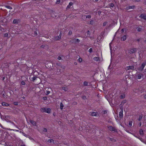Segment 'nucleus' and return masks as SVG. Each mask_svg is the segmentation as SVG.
I'll use <instances>...</instances> for the list:
<instances>
[{
  "label": "nucleus",
  "instance_id": "9d476101",
  "mask_svg": "<svg viewBox=\"0 0 146 146\" xmlns=\"http://www.w3.org/2000/svg\"><path fill=\"white\" fill-rule=\"evenodd\" d=\"M19 22H20V20L19 19H15L13 21V23L14 24H18Z\"/></svg>",
  "mask_w": 146,
  "mask_h": 146
},
{
  "label": "nucleus",
  "instance_id": "6ab92c4d",
  "mask_svg": "<svg viewBox=\"0 0 146 146\" xmlns=\"http://www.w3.org/2000/svg\"><path fill=\"white\" fill-rule=\"evenodd\" d=\"M82 19L84 20V21L86 20V17L85 15H82Z\"/></svg>",
  "mask_w": 146,
  "mask_h": 146
},
{
  "label": "nucleus",
  "instance_id": "a18cd8bd",
  "mask_svg": "<svg viewBox=\"0 0 146 146\" xmlns=\"http://www.w3.org/2000/svg\"><path fill=\"white\" fill-rule=\"evenodd\" d=\"M92 125V128L94 129H96V126H93V125Z\"/></svg>",
  "mask_w": 146,
  "mask_h": 146
},
{
  "label": "nucleus",
  "instance_id": "b1692460",
  "mask_svg": "<svg viewBox=\"0 0 146 146\" xmlns=\"http://www.w3.org/2000/svg\"><path fill=\"white\" fill-rule=\"evenodd\" d=\"M136 29H137V31L138 32L141 31L142 29V28L139 27H137Z\"/></svg>",
  "mask_w": 146,
  "mask_h": 146
},
{
  "label": "nucleus",
  "instance_id": "338daca9",
  "mask_svg": "<svg viewBox=\"0 0 146 146\" xmlns=\"http://www.w3.org/2000/svg\"><path fill=\"white\" fill-rule=\"evenodd\" d=\"M5 79V77H3V80H4V79Z\"/></svg>",
  "mask_w": 146,
  "mask_h": 146
},
{
  "label": "nucleus",
  "instance_id": "5701e85b",
  "mask_svg": "<svg viewBox=\"0 0 146 146\" xmlns=\"http://www.w3.org/2000/svg\"><path fill=\"white\" fill-rule=\"evenodd\" d=\"M64 107V106L63 104L61 102L60 103V109L61 110H62Z\"/></svg>",
  "mask_w": 146,
  "mask_h": 146
},
{
  "label": "nucleus",
  "instance_id": "cd10ccee",
  "mask_svg": "<svg viewBox=\"0 0 146 146\" xmlns=\"http://www.w3.org/2000/svg\"><path fill=\"white\" fill-rule=\"evenodd\" d=\"M86 19H87V18H88V19H90L91 18V16L90 15H86Z\"/></svg>",
  "mask_w": 146,
  "mask_h": 146
},
{
  "label": "nucleus",
  "instance_id": "6e6d98bb",
  "mask_svg": "<svg viewBox=\"0 0 146 146\" xmlns=\"http://www.w3.org/2000/svg\"><path fill=\"white\" fill-rule=\"evenodd\" d=\"M102 12L100 11H98V13L99 15H100L101 13Z\"/></svg>",
  "mask_w": 146,
  "mask_h": 146
},
{
  "label": "nucleus",
  "instance_id": "ddd939ff",
  "mask_svg": "<svg viewBox=\"0 0 146 146\" xmlns=\"http://www.w3.org/2000/svg\"><path fill=\"white\" fill-rule=\"evenodd\" d=\"M139 134L141 135H144L143 131L142 129H140L139 131Z\"/></svg>",
  "mask_w": 146,
  "mask_h": 146
},
{
  "label": "nucleus",
  "instance_id": "4be33fe9",
  "mask_svg": "<svg viewBox=\"0 0 146 146\" xmlns=\"http://www.w3.org/2000/svg\"><path fill=\"white\" fill-rule=\"evenodd\" d=\"M109 5L110 7H113L114 6L115 7L114 4L113 3L109 4Z\"/></svg>",
  "mask_w": 146,
  "mask_h": 146
},
{
  "label": "nucleus",
  "instance_id": "49530a36",
  "mask_svg": "<svg viewBox=\"0 0 146 146\" xmlns=\"http://www.w3.org/2000/svg\"><path fill=\"white\" fill-rule=\"evenodd\" d=\"M86 96H82V98L83 99H86Z\"/></svg>",
  "mask_w": 146,
  "mask_h": 146
},
{
  "label": "nucleus",
  "instance_id": "0e129e2a",
  "mask_svg": "<svg viewBox=\"0 0 146 146\" xmlns=\"http://www.w3.org/2000/svg\"><path fill=\"white\" fill-rule=\"evenodd\" d=\"M5 96V93H4L3 94V97H4V96Z\"/></svg>",
  "mask_w": 146,
  "mask_h": 146
},
{
  "label": "nucleus",
  "instance_id": "473e14b6",
  "mask_svg": "<svg viewBox=\"0 0 146 146\" xmlns=\"http://www.w3.org/2000/svg\"><path fill=\"white\" fill-rule=\"evenodd\" d=\"M142 38H140L138 39H137L136 40L138 42H139L141 40Z\"/></svg>",
  "mask_w": 146,
  "mask_h": 146
},
{
  "label": "nucleus",
  "instance_id": "680f3d73",
  "mask_svg": "<svg viewBox=\"0 0 146 146\" xmlns=\"http://www.w3.org/2000/svg\"><path fill=\"white\" fill-rule=\"evenodd\" d=\"M141 122H140L139 123V126L140 127H141Z\"/></svg>",
  "mask_w": 146,
  "mask_h": 146
},
{
  "label": "nucleus",
  "instance_id": "f704fd0d",
  "mask_svg": "<svg viewBox=\"0 0 146 146\" xmlns=\"http://www.w3.org/2000/svg\"><path fill=\"white\" fill-rule=\"evenodd\" d=\"M84 86H87L88 85V83L86 82H84Z\"/></svg>",
  "mask_w": 146,
  "mask_h": 146
},
{
  "label": "nucleus",
  "instance_id": "dca6fc26",
  "mask_svg": "<svg viewBox=\"0 0 146 146\" xmlns=\"http://www.w3.org/2000/svg\"><path fill=\"white\" fill-rule=\"evenodd\" d=\"M2 105L3 106H9V104L7 103L3 102L2 104Z\"/></svg>",
  "mask_w": 146,
  "mask_h": 146
},
{
  "label": "nucleus",
  "instance_id": "052dcab7",
  "mask_svg": "<svg viewBox=\"0 0 146 146\" xmlns=\"http://www.w3.org/2000/svg\"><path fill=\"white\" fill-rule=\"evenodd\" d=\"M134 1L135 2H139L140 1V0H134Z\"/></svg>",
  "mask_w": 146,
  "mask_h": 146
},
{
  "label": "nucleus",
  "instance_id": "2f4dec72",
  "mask_svg": "<svg viewBox=\"0 0 146 146\" xmlns=\"http://www.w3.org/2000/svg\"><path fill=\"white\" fill-rule=\"evenodd\" d=\"M90 33L89 31H88L87 32V36L90 37Z\"/></svg>",
  "mask_w": 146,
  "mask_h": 146
},
{
  "label": "nucleus",
  "instance_id": "c85d7f7f",
  "mask_svg": "<svg viewBox=\"0 0 146 146\" xmlns=\"http://www.w3.org/2000/svg\"><path fill=\"white\" fill-rule=\"evenodd\" d=\"M5 7L9 9H12V8L11 7L8 6V5L5 6Z\"/></svg>",
  "mask_w": 146,
  "mask_h": 146
},
{
  "label": "nucleus",
  "instance_id": "3c124183",
  "mask_svg": "<svg viewBox=\"0 0 146 146\" xmlns=\"http://www.w3.org/2000/svg\"><path fill=\"white\" fill-rule=\"evenodd\" d=\"M103 114H105L107 113V111L106 110L103 111Z\"/></svg>",
  "mask_w": 146,
  "mask_h": 146
},
{
  "label": "nucleus",
  "instance_id": "f03ea898",
  "mask_svg": "<svg viewBox=\"0 0 146 146\" xmlns=\"http://www.w3.org/2000/svg\"><path fill=\"white\" fill-rule=\"evenodd\" d=\"M80 40L78 38H74L72 39L69 42L71 43L76 44L78 42H79Z\"/></svg>",
  "mask_w": 146,
  "mask_h": 146
},
{
  "label": "nucleus",
  "instance_id": "79ce46f5",
  "mask_svg": "<svg viewBox=\"0 0 146 146\" xmlns=\"http://www.w3.org/2000/svg\"><path fill=\"white\" fill-rule=\"evenodd\" d=\"M43 99L44 100H46L47 99V97H43Z\"/></svg>",
  "mask_w": 146,
  "mask_h": 146
},
{
  "label": "nucleus",
  "instance_id": "bb28decb",
  "mask_svg": "<svg viewBox=\"0 0 146 146\" xmlns=\"http://www.w3.org/2000/svg\"><path fill=\"white\" fill-rule=\"evenodd\" d=\"M94 60L96 61H98V60H99V58L98 57H95L94 58Z\"/></svg>",
  "mask_w": 146,
  "mask_h": 146
},
{
  "label": "nucleus",
  "instance_id": "0eeeda50",
  "mask_svg": "<svg viewBox=\"0 0 146 146\" xmlns=\"http://www.w3.org/2000/svg\"><path fill=\"white\" fill-rule=\"evenodd\" d=\"M134 66H126L125 68V70H129L130 69L134 70Z\"/></svg>",
  "mask_w": 146,
  "mask_h": 146
},
{
  "label": "nucleus",
  "instance_id": "37998d69",
  "mask_svg": "<svg viewBox=\"0 0 146 146\" xmlns=\"http://www.w3.org/2000/svg\"><path fill=\"white\" fill-rule=\"evenodd\" d=\"M125 98V96H124L123 95H121L120 96V98L121 99H123Z\"/></svg>",
  "mask_w": 146,
  "mask_h": 146
},
{
  "label": "nucleus",
  "instance_id": "69168bd1",
  "mask_svg": "<svg viewBox=\"0 0 146 146\" xmlns=\"http://www.w3.org/2000/svg\"><path fill=\"white\" fill-rule=\"evenodd\" d=\"M144 98L146 99V94L144 96Z\"/></svg>",
  "mask_w": 146,
  "mask_h": 146
},
{
  "label": "nucleus",
  "instance_id": "f257e3e1",
  "mask_svg": "<svg viewBox=\"0 0 146 146\" xmlns=\"http://www.w3.org/2000/svg\"><path fill=\"white\" fill-rule=\"evenodd\" d=\"M40 110L42 112H46L49 113H50L51 110L49 108H44L40 109Z\"/></svg>",
  "mask_w": 146,
  "mask_h": 146
},
{
  "label": "nucleus",
  "instance_id": "7c9ffc66",
  "mask_svg": "<svg viewBox=\"0 0 146 146\" xmlns=\"http://www.w3.org/2000/svg\"><path fill=\"white\" fill-rule=\"evenodd\" d=\"M132 121H130L129 122V125L131 127L132 126Z\"/></svg>",
  "mask_w": 146,
  "mask_h": 146
},
{
  "label": "nucleus",
  "instance_id": "8fccbe9b",
  "mask_svg": "<svg viewBox=\"0 0 146 146\" xmlns=\"http://www.w3.org/2000/svg\"><path fill=\"white\" fill-rule=\"evenodd\" d=\"M61 59V58L60 56H58V57H57V59L59 60H60Z\"/></svg>",
  "mask_w": 146,
  "mask_h": 146
},
{
  "label": "nucleus",
  "instance_id": "a19ab883",
  "mask_svg": "<svg viewBox=\"0 0 146 146\" xmlns=\"http://www.w3.org/2000/svg\"><path fill=\"white\" fill-rule=\"evenodd\" d=\"M107 22H105L104 23H103V26H104L106 25L107 24Z\"/></svg>",
  "mask_w": 146,
  "mask_h": 146
},
{
  "label": "nucleus",
  "instance_id": "f8f14e48",
  "mask_svg": "<svg viewBox=\"0 0 146 146\" xmlns=\"http://www.w3.org/2000/svg\"><path fill=\"white\" fill-rule=\"evenodd\" d=\"M140 17L141 18H142L143 19L146 20V15H145L144 14H141Z\"/></svg>",
  "mask_w": 146,
  "mask_h": 146
},
{
  "label": "nucleus",
  "instance_id": "39448f33",
  "mask_svg": "<svg viewBox=\"0 0 146 146\" xmlns=\"http://www.w3.org/2000/svg\"><path fill=\"white\" fill-rule=\"evenodd\" d=\"M108 128L109 129V130L111 131H114L115 132H117V130L115 127H113L111 126H108Z\"/></svg>",
  "mask_w": 146,
  "mask_h": 146
},
{
  "label": "nucleus",
  "instance_id": "c756f323",
  "mask_svg": "<svg viewBox=\"0 0 146 146\" xmlns=\"http://www.w3.org/2000/svg\"><path fill=\"white\" fill-rule=\"evenodd\" d=\"M72 34V31L71 30H70L68 34V35H70Z\"/></svg>",
  "mask_w": 146,
  "mask_h": 146
},
{
  "label": "nucleus",
  "instance_id": "9b49d317",
  "mask_svg": "<svg viewBox=\"0 0 146 146\" xmlns=\"http://www.w3.org/2000/svg\"><path fill=\"white\" fill-rule=\"evenodd\" d=\"M142 76H143V75L142 74L139 73L137 75L136 77L137 79H140L141 78Z\"/></svg>",
  "mask_w": 146,
  "mask_h": 146
},
{
  "label": "nucleus",
  "instance_id": "603ef678",
  "mask_svg": "<svg viewBox=\"0 0 146 146\" xmlns=\"http://www.w3.org/2000/svg\"><path fill=\"white\" fill-rule=\"evenodd\" d=\"M50 93V91H47L46 92V94L48 95Z\"/></svg>",
  "mask_w": 146,
  "mask_h": 146
},
{
  "label": "nucleus",
  "instance_id": "774afa93",
  "mask_svg": "<svg viewBox=\"0 0 146 146\" xmlns=\"http://www.w3.org/2000/svg\"><path fill=\"white\" fill-rule=\"evenodd\" d=\"M20 146H25L24 145H21Z\"/></svg>",
  "mask_w": 146,
  "mask_h": 146
},
{
  "label": "nucleus",
  "instance_id": "20e7f679",
  "mask_svg": "<svg viewBox=\"0 0 146 146\" xmlns=\"http://www.w3.org/2000/svg\"><path fill=\"white\" fill-rule=\"evenodd\" d=\"M146 64V62H143L141 64V66H140L137 69L138 70L142 71L143 70V68L145 67V66Z\"/></svg>",
  "mask_w": 146,
  "mask_h": 146
},
{
  "label": "nucleus",
  "instance_id": "1a4fd4ad",
  "mask_svg": "<svg viewBox=\"0 0 146 146\" xmlns=\"http://www.w3.org/2000/svg\"><path fill=\"white\" fill-rule=\"evenodd\" d=\"M135 8V6L134 5L132 6H129L126 8V10H128L131 9H134Z\"/></svg>",
  "mask_w": 146,
  "mask_h": 146
},
{
  "label": "nucleus",
  "instance_id": "09e8293b",
  "mask_svg": "<svg viewBox=\"0 0 146 146\" xmlns=\"http://www.w3.org/2000/svg\"><path fill=\"white\" fill-rule=\"evenodd\" d=\"M22 133L23 134V135L26 137H27V136H28V135L25 134L23 132H22Z\"/></svg>",
  "mask_w": 146,
  "mask_h": 146
},
{
  "label": "nucleus",
  "instance_id": "4468645a",
  "mask_svg": "<svg viewBox=\"0 0 146 146\" xmlns=\"http://www.w3.org/2000/svg\"><path fill=\"white\" fill-rule=\"evenodd\" d=\"M126 35H124L123 36L121 37V40L122 41H124L126 40Z\"/></svg>",
  "mask_w": 146,
  "mask_h": 146
},
{
  "label": "nucleus",
  "instance_id": "de8ad7c7",
  "mask_svg": "<svg viewBox=\"0 0 146 146\" xmlns=\"http://www.w3.org/2000/svg\"><path fill=\"white\" fill-rule=\"evenodd\" d=\"M43 131L45 132H46L47 131V129L46 128H44Z\"/></svg>",
  "mask_w": 146,
  "mask_h": 146
},
{
  "label": "nucleus",
  "instance_id": "a211bd4d",
  "mask_svg": "<svg viewBox=\"0 0 146 146\" xmlns=\"http://www.w3.org/2000/svg\"><path fill=\"white\" fill-rule=\"evenodd\" d=\"M123 111H121L119 113V117L120 118H121L122 117H123Z\"/></svg>",
  "mask_w": 146,
  "mask_h": 146
},
{
  "label": "nucleus",
  "instance_id": "ea45409f",
  "mask_svg": "<svg viewBox=\"0 0 146 146\" xmlns=\"http://www.w3.org/2000/svg\"><path fill=\"white\" fill-rule=\"evenodd\" d=\"M92 48H91L89 50V52H90V53H91V52H92Z\"/></svg>",
  "mask_w": 146,
  "mask_h": 146
},
{
  "label": "nucleus",
  "instance_id": "423d86ee",
  "mask_svg": "<svg viewBox=\"0 0 146 146\" xmlns=\"http://www.w3.org/2000/svg\"><path fill=\"white\" fill-rule=\"evenodd\" d=\"M29 121L33 126H36V121L31 119H30Z\"/></svg>",
  "mask_w": 146,
  "mask_h": 146
},
{
  "label": "nucleus",
  "instance_id": "864d4df0",
  "mask_svg": "<svg viewBox=\"0 0 146 146\" xmlns=\"http://www.w3.org/2000/svg\"><path fill=\"white\" fill-rule=\"evenodd\" d=\"M57 71H58V72H60L61 70L60 69L58 68L57 69Z\"/></svg>",
  "mask_w": 146,
  "mask_h": 146
},
{
  "label": "nucleus",
  "instance_id": "bf43d9fd",
  "mask_svg": "<svg viewBox=\"0 0 146 146\" xmlns=\"http://www.w3.org/2000/svg\"><path fill=\"white\" fill-rule=\"evenodd\" d=\"M124 31V29H122L121 30V32L122 33H123Z\"/></svg>",
  "mask_w": 146,
  "mask_h": 146
},
{
  "label": "nucleus",
  "instance_id": "c03bdc74",
  "mask_svg": "<svg viewBox=\"0 0 146 146\" xmlns=\"http://www.w3.org/2000/svg\"><path fill=\"white\" fill-rule=\"evenodd\" d=\"M94 21L93 20H91L90 22V24L91 25H93V24Z\"/></svg>",
  "mask_w": 146,
  "mask_h": 146
},
{
  "label": "nucleus",
  "instance_id": "aec40b11",
  "mask_svg": "<svg viewBox=\"0 0 146 146\" xmlns=\"http://www.w3.org/2000/svg\"><path fill=\"white\" fill-rule=\"evenodd\" d=\"M142 117L143 115L142 114H141V115H140L138 120L139 121H141L142 118Z\"/></svg>",
  "mask_w": 146,
  "mask_h": 146
},
{
  "label": "nucleus",
  "instance_id": "4d7b16f0",
  "mask_svg": "<svg viewBox=\"0 0 146 146\" xmlns=\"http://www.w3.org/2000/svg\"><path fill=\"white\" fill-rule=\"evenodd\" d=\"M143 4L145 5H146V0L144 1Z\"/></svg>",
  "mask_w": 146,
  "mask_h": 146
},
{
  "label": "nucleus",
  "instance_id": "c9c22d12",
  "mask_svg": "<svg viewBox=\"0 0 146 146\" xmlns=\"http://www.w3.org/2000/svg\"><path fill=\"white\" fill-rule=\"evenodd\" d=\"M21 84L22 85H25V82L24 81H23L21 82Z\"/></svg>",
  "mask_w": 146,
  "mask_h": 146
},
{
  "label": "nucleus",
  "instance_id": "58836bf2",
  "mask_svg": "<svg viewBox=\"0 0 146 146\" xmlns=\"http://www.w3.org/2000/svg\"><path fill=\"white\" fill-rule=\"evenodd\" d=\"M61 32H60V35H58V37H59V39H60V38H61Z\"/></svg>",
  "mask_w": 146,
  "mask_h": 146
},
{
  "label": "nucleus",
  "instance_id": "393cba45",
  "mask_svg": "<svg viewBox=\"0 0 146 146\" xmlns=\"http://www.w3.org/2000/svg\"><path fill=\"white\" fill-rule=\"evenodd\" d=\"M59 37H58V36H55L54 38V40H59L60 39H59Z\"/></svg>",
  "mask_w": 146,
  "mask_h": 146
},
{
  "label": "nucleus",
  "instance_id": "e2e57ef3",
  "mask_svg": "<svg viewBox=\"0 0 146 146\" xmlns=\"http://www.w3.org/2000/svg\"><path fill=\"white\" fill-rule=\"evenodd\" d=\"M143 42L144 43L146 44V40H144L143 41Z\"/></svg>",
  "mask_w": 146,
  "mask_h": 146
},
{
  "label": "nucleus",
  "instance_id": "6e6552de",
  "mask_svg": "<svg viewBox=\"0 0 146 146\" xmlns=\"http://www.w3.org/2000/svg\"><path fill=\"white\" fill-rule=\"evenodd\" d=\"M73 4V3L72 2H70L69 3L68 5L67 6L66 8V10L69 9L70 8V7Z\"/></svg>",
  "mask_w": 146,
  "mask_h": 146
},
{
  "label": "nucleus",
  "instance_id": "7ed1b4c3",
  "mask_svg": "<svg viewBox=\"0 0 146 146\" xmlns=\"http://www.w3.org/2000/svg\"><path fill=\"white\" fill-rule=\"evenodd\" d=\"M137 50V49L136 48H130L129 50V52L130 54H133L135 53Z\"/></svg>",
  "mask_w": 146,
  "mask_h": 146
},
{
  "label": "nucleus",
  "instance_id": "2eb2a0df",
  "mask_svg": "<svg viewBox=\"0 0 146 146\" xmlns=\"http://www.w3.org/2000/svg\"><path fill=\"white\" fill-rule=\"evenodd\" d=\"M46 142H49L50 143H54V140L53 139H48L46 140Z\"/></svg>",
  "mask_w": 146,
  "mask_h": 146
},
{
  "label": "nucleus",
  "instance_id": "f3484780",
  "mask_svg": "<svg viewBox=\"0 0 146 146\" xmlns=\"http://www.w3.org/2000/svg\"><path fill=\"white\" fill-rule=\"evenodd\" d=\"M98 113L97 112H93L92 113L91 115L92 116H96Z\"/></svg>",
  "mask_w": 146,
  "mask_h": 146
},
{
  "label": "nucleus",
  "instance_id": "13d9d810",
  "mask_svg": "<svg viewBox=\"0 0 146 146\" xmlns=\"http://www.w3.org/2000/svg\"><path fill=\"white\" fill-rule=\"evenodd\" d=\"M35 35H37V32L36 31H35Z\"/></svg>",
  "mask_w": 146,
  "mask_h": 146
},
{
  "label": "nucleus",
  "instance_id": "72a5a7b5",
  "mask_svg": "<svg viewBox=\"0 0 146 146\" xmlns=\"http://www.w3.org/2000/svg\"><path fill=\"white\" fill-rule=\"evenodd\" d=\"M18 102H14L13 103V104L15 105H18Z\"/></svg>",
  "mask_w": 146,
  "mask_h": 146
},
{
  "label": "nucleus",
  "instance_id": "a878e982",
  "mask_svg": "<svg viewBox=\"0 0 146 146\" xmlns=\"http://www.w3.org/2000/svg\"><path fill=\"white\" fill-rule=\"evenodd\" d=\"M62 90H64L65 91H67L68 90V88L67 87H62Z\"/></svg>",
  "mask_w": 146,
  "mask_h": 146
},
{
  "label": "nucleus",
  "instance_id": "4c0bfd02",
  "mask_svg": "<svg viewBox=\"0 0 146 146\" xmlns=\"http://www.w3.org/2000/svg\"><path fill=\"white\" fill-rule=\"evenodd\" d=\"M78 60L80 62H81L82 61V59L81 58H80L78 59Z\"/></svg>",
  "mask_w": 146,
  "mask_h": 146
},
{
  "label": "nucleus",
  "instance_id": "412c9836",
  "mask_svg": "<svg viewBox=\"0 0 146 146\" xmlns=\"http://www.w3.org/2000/svg\"><path fill=\"white\" fill-rule=\"evenodd\" d=\"M38 77L36 76H34L33 78H31V81L34 82Z\"/></svg>",
  "mask_w": 146,
  "mask_h": 146
},
{
  "label": "nucleus",
  "instance_id": "e433bc0d",
  "mask_svg": "<svg viewBox=\"0 0 146 146\" xmlns=\"http://www.w3.org/2000/svg\"><path fill=\"white\" fill-rule=\"evenodd\" d=\"M8 34L7 33H6L4 34V37H7L8 36Z\"/></svg>",
  "mask_w": 146,
  "mask_h": 146
},
{
  "label": "nucleus",
  "instance_id": "5fc2aeb1",
  "mask_svg": "<svg viewBox=\"0 0 146 146\" xmlns=\"http://www.w3.org/2000/svg\"><path fill=\"white\" fill-rule=\"evenodd\" d=\"M60 0H57L56 2L57 3L59 4L60 2Z\"/></svg>",
  "mask_w": 146,
  "mask_h": 146
}]
</instances>
